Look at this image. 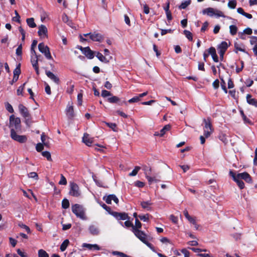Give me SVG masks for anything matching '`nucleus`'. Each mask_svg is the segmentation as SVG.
<instances>
[{
    "label": "nucleus",
    "mask_w": 257,
    "mask_h": 257,
    "mask_svg": "<svg viewBox=\"0 0 257 257\" xmlns=\"http://www.w3.org/2000/svg\"><path fill=\"white\" fill-rule=\"evenodd\" d=\"M72 211L75 215L82 220H86L87 217L85 215L84 207L78 204H75L72 206Z\"/></svg>",
    "instance_id": "f257e3e1"
},
{
    "label": "nucleus",
    "mask_w": 257,
    "mask_h": 257,
    "mask_svg": "<svg viewBox=\"0 0 257 257\" xmlns=\"http://www.w3.org/2000/svg\"><path fill=\"white\" fill-rule=\"evenodd\" d=\"M202 13L204 15H207L209 17L215 16L216 17H223L224 18L225 16H224L223 12L221 11L214 9L212 8H208L205 9H204L202 11Z\"/></svg>",
    "instance_id": "f03ea898"
},
{
    "label": "nucleus",
    "mask_w": 257,
    "mask_h": 257,
    "mask_svg": "<svg viewBox=\"0 0 257 257\" xmlns=\"http://www.w3.org/2000/svg\"><path fill=\"white\" fill-rule=\"evenodd\" d=\"M203 122L205 124L203 127L204 135L206 138H207L212 134L213 128L211 124L210 118L208 117L207 119H204Z\"/></svg>",
    "instance_id": "7ed1b4c3"
},
{
    "label": "nucleus",
    "mask_w": 257,
    "mask_h": 257,
    "mask_svg": "<svg viewBox=\"0 0 257 257\" xmlns=\"http://www.w3.org/2000/svg\"><path fill=\"white\" fill-rule=\"evenodd\" d=\"M18 108L21 115L25 119L27 124L31 122V116L28 108L22 104H19Z\"/></svg>",
    "instance_id": "20e7f679"
},
{
    "label": "nucleus",
    "mask_w": 257,
    "mask_h": 257,
    "mask_svg": "<svg viewBox=\"0 0 257 257\" xmlns=\"http://www.w3.org/2000/svg\"><path fill=\"white\" fill-rule=\"evenodd\" d=\"M9 127L12 129L18 131L21 130V119L19 117H16L14 115L10 116Z\"/></svg>",
    "instance_id": "39448f33"
},
{
    "label": "nucleus",
    "mask_w": 257,
    "mask_h": 257,
    "mask_svg": "<svg viewBox=\"0 0 257 257\" xmlns=\"http://www.w3.org/2000/svg\"><path fill=\"white\" fill-rule=\"evenodd\" d=\"M69 195L75 197H79L81 195V191L79 187L76 183L70 182Z\"/></svg>",
    "instance_id": "423d86ee"
},
{
    "label": "nucleus",
    "mask_w": 257,
    "mask_h": 257,
    "mask_svg": "<svg viewBox=\"0 0 257 257\" xmlns=\"http://www.w3.org/2000/svg\"><path fill=\"white\" fill-rule=\"evenodd\" d=\"M11 137L12 139L20 143H24L27 140V137L26 136L17 135L14 129L11 130Z\"/></svg>",
    "instance_id": "0eeeda50"
},
{
    "label": "nucleus",
    "mask_w": 257,
    "mask_h": 257,
    "mask_svg": "<svg viewBox=\"0 0 257 257\" xmlns=\"http://www.w3.org/2000/svg\"><path fill=\"white\" fill-rule=\"evenodd\" d=\"M38 49L40 52L44 54L48 59H52V56L49 47L45 45L43 43H41L38 45Z\"/></svg>",
    "instance_id": "6e6552de"
},
{
    "label": "nucleus",
    "mask_w": 257,
    "mask_h": 257,
    "mask_svg": "<svg viewBox=\"0 0 257 257\" xmlns=\"http://www.w3.org/2000/svg\"><path fill=\"white\" fill-rule=\"evenodd\" d=\"M111 214L118 220H124L129 219L127 214L125 212H112Z\"/></svg>",
    "instance_id": "1a4fd4ad"
},
{
    "label": "nucleus",
    "mask_w": 257,
    "mask_h": 257,
    "mask_svg": "<svg viewBox=\"0 0 257 257\" xmlns=\"http://www.w3.org/2000/svg\"><path fill=\"white\" fill-rule=\"evenodd\" d=\"M133 232L141 241L142 242L146 241V239H147V235L143 231L140 229L133 230Z\"/></svg>",
    "instance_id": "9d476101"
},
{
    "label": "nucleus",
    "mask_w": 257,
    "mask_h": 257,
    "mask_svg": "<svg viewBox=\"0 0 257 257\" xmlns=\"http://www.w3.org/2000/svg\"><path fill=\"white\" fill-rule=\"evenodd\" d=\"M103 200L106 203L110 204L111 203V201L113 200L116 204L118 203V199L117 197L113 194L109 195L103 197Z\"/></svg>",
    "instance_id": "9b49d317"
},
{
    "label": "nucleus",
    "mask_w": 257,
    "mask_h": 257,
    "mask_svg": "<svg viewBox=\"0 0 257 257\" xmlns=\"http://www.w3.org/2000/svg\"><path fill=\"white\" fill-rule=\"evenodd\" d=\"M48 30L47 27L44 25H41L39 27V30L38 32V35L41 38L47 37Z\"/></svg>",
    "instance_id": "f8f14e48"
},
{
    "label": "nucleus",
    "mask_w": 257,
    "mask_h": 257,
    "mask_svg": "<svg viewBox=\"0 0 257 257\" xmlns=\"http://www.w3.org/2000/svg\"><path fill=\"white\" fill-rule=\"evenodd\" d=\"M82 52L89 59L94 57V52L90 50L89 47L81 48Z\"/></svg>",
    "instance_id": "ddd939ff"
},
{
    "label": "nucleus",
    "mask_w": 257,
    "mask_h": 257,
    "mask_svg": "<svg viewBox=\"0 0 257 257\" xmlns=\"http://www.w3.org/2000/svg\"><path fill=\"white\" fill-rule=\"evenodd\" d=\"M89 233L92 235H97L99 234V229L97 225L91 224L88 227Z\"/></svg>",
    "instance_id": "4468645a"
},
{
    "label": "nucleus",
    "mask_w": 257,
    "mask_h": 257,
    "mask_svg": "<svg viewBox=\"0 0 257 257\" xmlns=\"http://www.w3.org/2000/svg\"><path fill=\"white\" fill-rule=\"evenodd\" d=\"M45 73L47 77H49L53 82H54L56 84L58 85L60 83L59 78L54 73L50 71L47 70L46 71Z\"/></svg>",
    "instance_id": "2eb2a0df"
},
{
    "label": "nucleus",
    "mask_w": 257,
    "mask_h": 257,
    "mask_svg": "<svg viewBox=\"0 0 257 257\" xmlns=\"http://www.w3.org/2000/svg\"><path fill=\"white\" fill-rule=\"evenodd\" d=\"M103 37L99 33H92L90 34V39L93 41L96 42H101L103 40Z\"/></svg>",
    "instance_id": "dca6fc26"
},
{
    "label": "nucleus",
    "mask_w": 257,
    "mask_h": 257,
    "mask_svg": "<svg viewBox=\"0 0 257 257\" xmlns=\"http://www.w3.org/2000/svg\"><path fill=\"white\" fill-rule=\"evenodd\" d=\"M82 141L87 146H90L93 142V139L90 138L88 134H85L82 138Z\"/></svg>",
    "instance_id": "f3484780"
},
{
    "label": "nucleus",
    "mask_w": 257,
    "mask_h": 257,
    "mask_svg": "<svg viewBox=\"0 0 257 257\" xmlns=\"http://www.w3.org/2000/svg\"><path fill=\"white\" fill-rule=\"evenodd\" d=\"M209 54L211 55L212 58L215 62H218V58L216 54V50L214 47H211L209 49Z\"/></svg>",
    "instance_id": "a211bd4d"
},
{
    "label": "nucleus",
    "mask_w": 257,
    "mask_h": 257,
    "mask_svg": "<svg viewBox=\"0 0 257 257\" xmlns=\"http://www.w3.org/2000/svg\"><path fill=\"white\" fill-rule=\"evenodd\" d=\"M66 114L68 117L70 118H72L74 116V110L72 104H68L66 108Z\"/></svg>",
    "instance_id": "6ab92c4d"
},
{
    "label": "nucleus",
    "mask_w": 257,
    "mask_h": 257,
    "mask_svg": "<svg viewBox=\"0 0 257 257\" xmlns=\"http://www.w3.org/2000/svg\"><path fill=\"white\" fill-rule=\"evenodd\" d=\"M238 177L239 179H243L246 182H249L251 181L249 175L246 172L238 174Z\"/></svg>",
    "instance_id": "aec40b11"
},
{
    "label": "nucleus",
    "mask_w": 257,
    "mask_h": 257,
    "mask_svg": "<svg viewBox=\"0 0 257 257\" xmlns=\"http://www.w3.org/2000/svg\"><path fill=\"white\" fill-rule=\"evenodd\" d=\"M246 100L248 103L250 105L257 107V100L251 97L250 94H247L246 96Z\"/></svg>",
    "instance_id": "412c9836"
},
{
    "label": "nucleus",
    "mask_w": 257,
    "mask_h": 257,
    "mask_svg": "<svg viewBox=\"0 0 257 257\" xmlns=\"http://www.w3.org/2000/svg\"><path fill=\"white\" fill-rule=\"evenodd\" d=\"M140 204L142 208L144 209H145L148 211L151 210V206L152 205V203L151 201H142L141 202Z\"/></svg>",
    "instance_id": "4be33fe9"
},
{
    "label": "nucleus",
    "mask_w": 257,
    "mask_h": 257,
    "mask_svg": "<svg viewBox=\"0 0 257 257\" xmlns=\"http://www.w3.org/2000/svg\"><path fill=\"white\" fill-rule=\"evenodd\" d=\"M146 178L148 179L151 177L152 174V169L147 166H143V168Z\"/></svg>",
    "instance_id": "5701e85b"
},
{
    "label": "nucleus",
    "mask_w": 257,
    "mask_h": 257,
    "mask_svg": "<svg viewBox=\"0 0 257 257\" xmlns=\"http://www.w3.org/2000/svg\"><path fill=\"white\" fill-rule=\"evenodd\" d=\"M243 47L244 45L242 44H239L237 42L234 43V48L236 53H237V51H239L247 53Z\"/></svg>",
    "instance_id": "b1692460"
},
{
    "label": "nucleus",
    "mask_w": 257,
    "mask_h": 257,
    "mask_svg": "<svg viewBox=\"0 0 257 257\" xmlns=\"http://www.w3.org/2000/svg\"><path fill=\"white\" fill-rule=\"evenodd\" d=\"M62 21L64 23L67 24L70 27H72L73 23L71 20H69L68 17L66 14H63L62 17Z\"/></svg>",
    "instance_id": "393cba45"
},
{
    "label": "nucleus",
    "mask_w": 257,
    "mask_h": 257,
    "mask_svg": "<svg viewBox=\"0 0 257 257\" xmlns=\"http://www.w3.org/2000/svg\"><path fill=\"white\" fill-rule=\"evenodd\" d=\"M227 48V43L225 41L221 42V44L217 47L218 51H222L225 52L226 51Z\"/></svg>",
    "instance_id": "a878e982"
},
{
    "label": "nucleus",
    "mask_w": 257,
    "mask_h": 257,
    "mask_svg": "<svg viewBox=\"0 0 257 257\" xmlns=\"http://www.w3.org/2000/svg\"><path fill=\"white\" fill-rule=\"evenodd\" d=\"M171 128V125L170 124H167L161 130L160 133V136L163 137L166 132L169 131Z\"/></svg>",
    "instance_id": "bb28decb"
},
{
    "label": "nucleus",
    "mask_w": 257,
    "mask_h": 257,
    "mask_svg": "<svg viewBox=\"0 0 257 257\" xmlns=\"http://www.w3.org/2000/svg\"><path fill=\"white\" fill-rule=\"evenodd\" d=\"M158 175L157 174H154L153 176L152 177L151 176L150 178H149L148 180L149 184H151L153 182H158L160 181V179L158 178Z\"/></svg>",
    "instance_id": "cd10ccee"
},
{
    "label": "nucleus",
    "mask_w": 257,
    "mask_h": 257,
    "mask_svg": "<svg viewBox=\"0 0 257 257\" xmlns=\"http://www.w3.org/2000/svg\"><path fill=\"white\" fill-rule=\"evenodd\" d=\"M27 23L28 25L30 28H35L36 27V24L34 22V19L33 18H28L26 20Z\"/></svg>",
    "instance_id": "c85d7f7f"
},
{
    "label": "nucleus",
    "mask_w": 257,
    "mask_h": 257,
    "mask_svg": "<svg viewBox=\"0 0 257 257\" xmlns=\"http://www.w3.org/2000/svg\"><path fill=\"white\" fill-rule=\"evenodd\" d=\"M96 56L100 61L102 62L107 63L108 62L105 57L99 52H97Z\"/></svg>",
    "instance_id": "c756f323"
},
{
    "label": "nucleus",
    "mask_w": 257,
    "mask_h": 257,
    "mask_svg": "<svg viewBox=\"0 0 257 257\" xmlns=\"http://www.w3.org/2000/svg\"><path fill=\"white\" fill-rule=\"evenodd\" d=\"M141 223L138 218H136L135 220V225H134V226H133V231L135 230H140V229L141 228Z\"/></svg>",
    "instance_id": "7c9ffc66"
},
{
    "label": "nucleus",
    "mask_w": 257,
    "mask_h": 257,
    "mask_svg": "<svg viewBox=\"0 0 257 257\" xmlns=\"http://www.w3.org/2000/svg\"><path fill=\"white\" fill-rule=\"evenodd\" d=\"M120 100V99L116 96H112L107 99V101L111 103H117Z\"/></svg>",
    "instance_id": "2f4dec72"
},
{
    "label": "nucleus",
    "mask_w": 257,
    "mask_h": 257,
    "mask_svg": "<svg viewBox=\"0 0 257 257\" xmlns=\"http://www.w3.org/2000/svg\"><path fill=\"white\" fill-rule=\"evenodd\" d=\"M69 243V241L68 239H65L62 243L61 244L60 246V250L62 251H64L68 246Z\"/></svg>",
    "instance_id": "473e14b6"
},
{
    "label": "nucleus",
    "mask_w": 257,
    "mask_h": 257,
    "mask_svg": "<svg viewBox=\"0 0 257 257\" xmlns=\"http://www.w3.org/2000/svg\"><path fill=\"white\" fill-rule=\"evenodd\" d=\"M237 31V28L235 25H230L229 26V32L231 35H235Z\"/></svg>",
    "instance_id": "72a5a7b5"
},
{
    "label": "nucleus",
    "mask_w": 257,
    "mask_h": 257,
    "mask_svg": "<svg viewBox=\"0 0 257 257\" xmlns=\"http://www.w3.org/2000/svg\"><path fill=\"white\" fill-rule=\"evenodd\" d=\"M34 56H35V57L33 58L32 56L31 60V63H32L33 67L38 66V56L36 54V55H34Z\"/></svg>",
    "instance_id": "f704fd0d"
},
{
    "label": "nucleus",
    "mask_w": 257,
    "mask_h": 257,
    "mask_svg": "<svg viewBox=\"0 0 257 257\" xmlns=\"http://www.w3.org/2000/svg\"><path fill=\"white\" fill-rule=\"evenodd\" d=\"M191 4V1L188 0L186 1L181 4V5L179 7L180 9H185Z\"/></svg>",
    "instance_id": "c9c22d12"
},
{
    "label": "nucleus",
    "mask_w": 257,
    "mask_h": 257,
    "mask_svg": "<svg viewBox=\"0 0 257 257\" xmlns=\"http://www.w3.org/2000/svg\"><path fill=\"white\" fill-rule=\"evenodd\" d=\"M42 155L43 157L47 158L48 161H52V158L51 154L48 151H44L42 153Z\"/></svg>",
    "instance_id": "e433bc0d"
},
{
    "label": "nucleus",
    "mask_w": 257,
    "mask_h": 257,
    "mask_svg": "<svg viewBox=\"0 0 257 257\" xmlns=\"http://www.w3.org/2000/svg\"><path fill=\"white\" fill-rule=\"evenodd\" d=\"M183 33L189 41H191L193 40L192 34L190 31L185 30L184 31Z\"/></svg>",
    "instance_id": "4c0bfd02"
},
{
    "label": "nucleus",
    "mask_w": 257,
    "mask_h": 257,
    "mask_svg": "<svg viewBox=\"0 0 257 257\" xmlns=\"http://www.w3.org/2000/svg\"><path fill=\"white\" fill-rule=\"evenodd\" d=\"M141 169V167L139 166H136L135 169L132 171L131 173L129 174L130 176H135L138 174L139 171Z\"/></svg>",
    "instance_id": "58836bf2"
},
{
    "label": "nucleus",
    "mask_w": 257,
    "mask_h": 257,
    "mask_svg": "<svg viewBox=\"0 0 257 257\" xmlns=\"http://www.w3.org/2000/svg\"><path fill=\"white\" fill-rule=\"evenodd\" d=\"M18 226L22 228L25 229L28 233H31V229L29 228V227L27 226L26 225L23 224V223H22V222L19 223Z\"/></svg>",
    "instance_id": "ea45409f"
},
{
    "label": "nucleus",
    "mask_w": 257,
    "mask_h": 257,
    "mask_svg": "<svg viewBox=\"0 0 257 257\" xmlns=\"http://www.w3.org/2000/svg\"><path fill=\"white\" fill-rule=\"evenodd\" d=\"M37 44V41L36 40H34L32 44L31 48V52L33 55H36V53L35 51V48Z\"/></svg>",
    "instance_id": "a19ab883"
},
{
    "label": "nucleus",
    "mask_w": 257,
    "mask_h": 257,
    "mask_svg": "<svg viewBox=\"0 0 257 257\" xmlns=\"http://www.w3.org/2000/svg\"><path fill=\"white\" fill-rule=\"evenodd\" d=\"M26 82L24 83L22 85L20 86L17 91V94L18 95H23V92L25 88V86Z\"/></svg>",
    "instance_id": "79ce46f5"
},
{
    "label": "nucleus",
    "mask_w": 257,
    "mask_h": 257,
    "mask_svg": "<svg viewBox=\"0 0 257 257\" xmlns=\"http://www.w3.org/2000/svg\"><path fill=\"white\" fill-rule=\"evenodd\" d=\"M39 257H49V254L43 249H40L38 251Z\"/></svg>",
    "instance_id": "37998d69"
},
{
    "label": "nucleus",
    "mask_w": 257,
    "mask_h": 257,
    "mask_svg": "<svg viewBox=\"0 0 257 257\" xmlns=\"http://www.w3.org/2000/svg\"><path fill=\"white\" fill-rule=\"evenodd\" d=\"M69 202L68 199H64L62 202V207L64 209H67L69 207Z\"/></svg>",
    "instance_id": "c03bdc74"
},
{
    "label": "nucleus",
    "mask_w": 257,
    "mask_h": 257,
    "mask_svg": "<svg viewBox=\"0 0 257 257\" xmlns=\"http://www.w3.org/2000/svg\"><path fill=\"white\" fill-rule=\"evenodd\" d=\"M236 6V1L235 0L229 1L228 7L230 9H235Z\"/></svg>",
    "instance_id": "a18cd8bd"
},
{
    "label": "nucleus",
    "mask_w": 257,
    "mask_h": 257,
    "mask_svg": "<svg viewBox=\"0 0 257 257\" xmlns=\"http://www.w3.org/2000/svg\"><path fill=\"white\" fill-rule=\"evenodd\" d=\"M28 177L30 178L35 179L36 180H38L39 179L38 174L35 172H32L28 174Z\"/></svg>",
    "instance_id": "49530a36"
},
{
    "label": "nucleus",
    "mask_w": 257,
    "mask_h": 257,
    "mask_svg": "<svg viewBox=\"0 0 257 257\" xmlns=\"http://www.w3.org/2000/svg\"><path fill=\"white\" fill-rule=\"evenodd\" d=\"M21 73L20 65L19 64L14 71V76L19 78V75Z\"/></svg>",
    "instance_id": "de8ad7c7"
},
{
    "label": "nucleus",
    "mask_w": 257,
    "mask_h": 257,
    "mask_svg": "<svg viewBox=\"0 0 257 257\" xmlns=\"http://www.w3.org/2000/svg\"><path fill=\"white\" fill-rule=\"evenodd\" d=\"M235 182H236L237 184L238 185V187L241 189H243L244 187V184L243 182L239 179L238 178L236 179V180H234Z\"/></svg>",
    "instance_id": "09e8293b"
},
{
    "label": "nucleus",
    "mask_w": 257,
    "mask_h": 257,
    "mask_svg": "<svg viewBox=\"0 0 257 257\" xmlns=\"http://www.w3.org/2000/svg\"><path fill=\"white\" fill-rule=\"evenodd\" d=\"M112 253L113 255H119V256H120L121 257H130L129 256H128L126 254H125V253H124L123 252H121L118 251H112Z\"/></svg>",
    "instance_id": "8fccbe9b"
},
{
    "label": "nucleus",
    "mask_w": 257,
    "mask_h": 257,
    "mask_svg": "<svg viewBox=\"0 0 257 257\" xmlns=\"http://www.w3.org/2000/svg\"><path fill=\"white\" fill-rule=\"evenodd\" d=\"M60 185H65L67 184V180L65 177L62 175H61V179L59 182Z\"/></svg>",
    "instance_id": "3c124183"
},
{
    "label": "nucleus",
    "mask_w": 257,
    "mask_h": 257,
    "mask_svg": "<svg viewBox=\"0 0 257 257\" xmlns=\"http://www.w3.org/2000/svg\"><path fill=\"white\" fill-rule=\"evenodd\" d=\"M15 14L16 15V16L13 18V20L20 23H21L20 16L19 15L18 12L17 11H15Z\"/></svg>",
    "instance_id": "603ef678"
},
{
    "label": "nucleus",
    "mask_w": 257,
    "mask_h": 257,
    "mask_svg": "<svg viewBox=\"0 0 257 257\" xmlns=\"http://www.w3.org/2000/svg\"><path fill=\"white\" fill-rule=\"evenodd\" d=\"M6 108L9 112L11 113L14 112V109L12 106L9 103L7 102L6 103Z\"/></svg>",
    "instance_id": "864d4df0"
},
{
    "label": "nucleus",
    "mask_w": 257,
    "mask_h": 257,
    "mask_svg": "<svg viewBox=\"0 0 257 257\" xmlns=\"http://www.w3.org/2000/svg\"><path fill=\"white\" fill-rule=\"evenodd\" d=\"M101 96L103 97H106L107 96H111V94L109 91H108L107 90H103L101 91Z\"/></svg>",
    "instance_id": "5fc2aeb1"
},
{
    "label": "nucleus",
    "mask_w": 257,
    "mask_h": 257,
    "mask_svg": "<svg viewBox=\"0 0 257 257\" xmlns=\"http://www.w3.org/2000/svg\"><path fill=\"white\" fill-rule=\"evenodd\" d=\"M141 220L144 221H148L149 220V214L146 215H140L138 216Z\"/></svg>",
    "instance_id": "6e6d98bb"
},
{
    "label": "nucleus",
    "mask_w": 257,
    "mask_h": 257,
    "mask_svg": "<svg viewBox=\"0 0 257 257\" xmlns=\"http://www.w3.org/2000/svg\"><path fill=\"white\" fill-rule=\"evenodd\" d=\"M44 149V145L42 143H38L36 147V150L40 152H41Z\"/></svg>",
    "instance_id": "4d7b16f0"
},
{
    "label": "nucleus",
    "mask_w": 257,
    "mask_h": 257,
    "mask_svg": "<svg viewBox=\"0 0 257 257\" xmlns=\"http://www.w3.org/2000/svg\"><path fill=\"white\" fill-rule=\"evenodd\" d=\"M160 241L163 243L167 244L168 243L172 244L171 241L166 237H163L160 239Z\"/></svg>",
    "instance_id": "13d9d810"
},
{
    "label": "nucleus",
    "mask_w": 257,
    "mask_h": 257,
    "mask_svg": "<svg viewBox=\"0 0 257 257\" xmlns=\"http://www.w3.org/2000/svg\"><path fill=\"white\" fill-rule=\"evenodd\" d=\"M140 100V98L139 96H135L128 100L129 103L137 102Z\"/></svg>",
    "instance_id": "bf43d9fd"
},
{
    "label": "nucleus",
    "mask_w": 257,
    "mask_h": 257,
    "mask_svg": "<svg viewBox=\"0 0 257 257\" xmlns=\"http://www.w3.org/2000/svg\"><path fill=\"white\" fill-rule=\"evenodd\" d=\"M82 97L83 95L82 93H80L77 95V101H78V104L79 105H81L82 103Z\"/></svg>",
    "instance_id": "052dcab7"
},
{
    "label": "nucleus",
    "mask_w": 257,
    "mask_h": 257,
    "mask_svg": "<svg viewBox=\"0 0 257 257\" xmlns=\"http://www.w3.org/2000/svg\"><path fill=\"white\" fill-rule=\"evenodd\" d=\"M20 237H21V239L22 241H24L23 239H27L28 238V236L23 233H20L19 234L18 236H17V238H19Z\"/></svg>",
    "instance_id": "680f3d73"
},
{
    "label": "nucleus",
    "mask_w": 257,
    "mask_h": 257,
    "mask_svg": "<svg viewBox=\"0 0 257 257\" xmlns=\"http://www.w3.org/2000/svg\"><path fill=\"white\" fill-rule=\"evenodd\" d=\"M135 185L139 188H143L145 186V183L140 181H137L135 182Z\"/></svg>",
    "instance_id": "e2e57ef3"
},
{
    "label": "nucleus",
    "mask_w": 257,
    "mask_h": 257,
    "mask_svg": "<svg viewBox=\"0 0 257 257\" xmlns=\"http://www.w3.org/2000/svg\"><path fill=\"white\" fill-rule=\"evenodd\" d=\"M16 54L18 56H21L22 54V45L21 44L16 50Z\"/></svg>",
    "instance_id": "0e129e2a"
},
{
    "label": "nucleus",
    "mask_w": 257,
    "mask_h": 257,
    "mask_svg": "<svg viewBox=\"0 0 257 257\" xmlns=\"http://www.w3.org/2000/svg\"><path fill=\"white\" fill-rule=\"evenodd\" d=\"M17 251L21 257H28L27 254L26 252L22 251L20 249H18Z\"/></svg>",
    "instance_id": "69168bd1"
},
{
    "label": "nucleus",
    "mask_w": 257,
    "mask_h": 257,
    "mask_svg": "<svg viewBox=\"0 0 257 257\" xmlns=\"http://www.w3.org/2000/svg\"><path fill=\"white\" fill-rule=\"evenodd\" d=\"M107 125L111 128L113 131L116 132V124L114 123H106Z\"/></svg>",
    "instance_id": "338daca9"
},
{
    "label": "nucleus",
    "mask_w": 257,
    "mask_h": 257,
    "mask_svg": "<svg viewBox=\"0 0 257 257\" xmlns=\"http://www.w3.org/2000/svg\"><path fill=\"white\" fill-rule=\"evenodd\" d=\"M257 37L255 36H252L250 38V43L251 45L255 46V44H257Z\"/></svg>",
    "instance_id": "774afa93"
}]
</instances>
